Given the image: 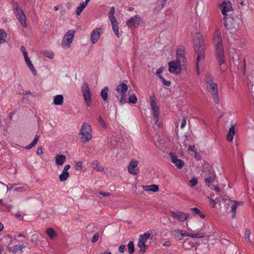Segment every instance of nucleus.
<instances>
[{"label":"nucleus","mask_w":254,"mask_h":254,"mask_svg":"<svg viewBox=\"0 0 254 254\" xmlns=\"http://www.w3.org/2000/svg\"><path fill=\"white\" fill-rule=\"evenodd\" d=\"M193 44L195 50V53L197 54L196 68L197 74L199 75L200 71L199 70V63L204 59V47L202 35L199 33H196L195 34L193 39Z\"/></svg>","instance_id":"1"},{"label":"nucleus","mask_w":254,"mask_h":254,"mask_svg":"<svg viewBox=\"0 0 254 254\" xmlns=\"http://www.w3.org/2000/svg\"><path fill=\"white\" fill-rule=\"evenodd\" d=\"M213 41L215 46L217 59L221 66L225 63V60L222 39L219 30L216 29L214 33Z\"/></svg>","instance_id":"2"},{"label":"nucleus","mask_w":254,"mask_h":254,"mask_svg":"<svg viewBox=\"0 0 254 254\" xmlns=\"http://www.w3.org/2000/svg\"><path fill=\"white\" fill-rule=\"evenodd\" d=\"M224 25L227 30H237L242 23L241 18L235 14H232L223 18Z\"/></svg>","instance_id":"3"},{"label":"nucleus","mask_w":254,"mask_h":254,"mask_svg":"<svg viewBox=\"0 0 254 254\" xmlns=\"http://www.w3.org/2000/svg\"><path fill=\"white\" fill-rule=\"evenodd\" d=\"M81 141L84 143L89 142L92 138V128L87 123H83L78 133Z\"/></svg>","instance_id":"4"},{"label":"nucleus","mask_w":254,"mask_h":254,"mask_svg":"<svg viewBox=\"0 0 254 254\" xmlns=\"http://www.w3.org/2000/svg\"><path fill=\"white\" fill-rule=\"evenodd\" d=\"M128 89L127 85L124 83V81L117 85L116 87V97L119 99L120 102L123 104L127 102V91Z\"/></svg>","instance_id":"5"},{"label":"nucleus","mask_w":254,"mask_h":254,"mask_svg":"<svg viewBox=\"0 0 254 254\" xmlns=\"http://www.w3.org/2000/svg\"><path fill=\"white\" fill-rule=\"evenodd\" d=\"M168 66L169 71L176 75L179 74L182 69L186 67V65H183L180 62H177V60L170 62Z\"/></svg>","instance_id":"6"},{"label":"nucleus","mask_w":254,"mask_h":254,"mask_svg":"<svg viewBox=\"0 0 254 254\" xmlns=\"http://www.w3.org/2000/svg\"><path fill=\"white\" fill-rule=\"evenodd\" d=\"M75 32L74 30H69L66 32L64 35L62 42V47L64 49H68L70 44L72 42L73 39L75 35Z\"/></svg>","instance_id":"7"},{"label":"nucleus","mask_w":254,"mask_h":254,"mask_svg":"<svg viewBox=\"0 0 254 254\" xmlns=\"http://www.w3.org/2000/svg\"><path fill=\"white\" fill-rule=\"evenodd\" d=\"M150 106L152 111L153 112V115L154 118L155 123L156 124L159 120V108L157 105L156 102V98L154 95L150 96Z\"/></svg>","instance_id":"8"},{"label":"nucleus","mask_w":254,"mask_h":254,"mask_svg":"<svg viewBox=\"0 0 254 254\" xmlns=\"http://www.w3.org/2000/svg\"><path fill=\"white\" fill-rule=\"evenodd\" d=\"M81 91L87 106L89 107L91 103V98L90 89L87 82H85L82 84Z\"/></svg>","instance_id":"9"},{"label":"nucleus","mask_w":254,"mask_h":254,"mask_svg":"<svg viewBox=\"0 0 254 254\" xmlns=\"http://www.w3.org/2000/svg\"><path fill=\"white\" fill-rule=\"evenodd\" d=\"M185 50L183 46H179L177 49L176 60L177 62H180L183 65H186L187 59L185 55Z\"/></svg>","instance_id":"10"},{"label":"nucleus","mask_w":254,"mask_h":254,"mask_svg":"<svg viewBox=\"0 0 254 254\" xmlns=\"http://www.w3.org/2000/svg\"><path fill=\"white\" fill-rule=\"evenodd\" d=\"M219 8L221 10V13L224 16L223 18L228 16L227 13L233 10L232 3L230 1H223L220 5Z\"/></svg>","instance_id":"11"},{"label":"nucleus","mask_w":254,"mask_h":254,"mask_svg":"<svg viewBox=\"0 0 254 254\" xmlns=\"http://www.w3.org/2000/svg\"><path fill=\"white\" fill-rule=\"evenodd\" d=\"M209 92L213 96V99L215 103L219 102V97L217 90V85L216 83H212V84L206 86Z\"/></svg>","instance_id":"12"},{"label":"nucleus","mask_w":254,"mask_h":254,"mask_svg":"<svg viewBox=\"0 0 254 254\" xmlns=\"http://www.w3.org/2000/svg\"><path fill=\"white\" fill-rule=\"evenodd\" d=\"M103 34V29L102 28H96L93 30L90 36V40L92 44H95L97 43L100 37Z\"/></svg>","instance_id":"13"},{"label":"nucleus","mask_w":254,"mask_h":254,"mask_svg":"<svg viewBox=\"0 0 254 254\" xmlns=\"http://www.w3.org/2000/svg\"><path fill=\"white\" fill-rule=\"evenodd\" d=\"M141 20V19L139 15H135L132 16L126 22V25L129 27H137L140 24Z\"/></svg>","instance_id":"14"},{"label":"nucleus","mask_w":254,"mask_h":254,"mask_svg":"<svg viewBox=\"0 0 254 254\" xmlns=\"http://www.w3.org/2000/svg\"><path fill=\"white\" fill-rule=\"evenodd\" d=\"M172 217L174 219H177L179 221L184 222L189 217V215L184 212L182 211H171Z\"/></svg>","instance_id":"15"},{"label":"nucleus","mask_w":254,"mask_h":254,"mask_svg":"<svg viewBox=\"0 0 254 254\" xmlns=\"http://www.w3.org/2000/svg\"><path fill=\"white\" fill-rule=\"evenodd\" d=\"M138 162L135 160H131L128 166V172L133 175H137L139 173V169L137 168Z\"/></svg>","instance_id":"16"},{"label":"nucleus","mask_w":254,"mask_h":254,"mask_svg":"<svg viewBox=\"0 0 254 254\" xmlns=\"http://www.w3.org/2000/svg\"><path fill=\"white\" fill-rule=\"evenodd\" d=\"M205 171V173L204 175L205 183L209 186L210 183L214 181L215 175L212 170H208L207 172Z\"/></svg>","instance_id":"17"},{"label":"nucleus","mask_w":254,"mask_h":254,"mask_svg":"<svg viewBox=\"0 0 254 254\" xmlns=\"http://www.w3.org/2000/svg\"><path fill=\"white\" fill-rule=\"evenodd\" d=\"M172 235L177 240H181L186 236L187 233L183 230H174L171 232Z\"/></svg>","instance_id":"18"},{"label":"nucleus","mask_w":254,"mask_h":254,"mask_svg":"<svg viewBox=\"0 0 254 254\" xmlns=\"http://www.w3.org/2000/svg\"><path fill=\"white\" fill-rule=\"evenodd\" d=\"M166 0H157L154 4L153 11L154 13H157L164 7Z\"/></svg>","instance_id":"19"},{"label":"nucleus","mask_w":254,"mask_h":254,"mask_svg":"<svg viewBox=\"0 0 254 254\" xmlns=\"http://www.w3.org/2000/svg\"><path fill=\"white\" fill-rule=\"evenodd\" d=\"M172 162L179 169H182L184 166V162L181 159H179L177 156L172 155H171Z\"/></svg>","instance_id":"20"},{"label":"nucleus","mask_w":254,"mask_h":254,"mask_svg":"<svg viewBox=\"0 0 254 254\" xmlns=\"http://www.w3.org/2000/svg\"><path fill=\"white\" fill-rule=\"evenodd\" d=\"M143 189L145 191L157 192L159 190V187L156 185H146L142 186Z\"/></svg>","instance_id":"21"},{"label":"nucleus","mask_w":254,"mask_h":254,"mask_svg":"<svg viewBox=\"0 0 254 254\" xmlns=\"http://www.w3.org/2000/svg\"><path fill=\"white\" fill-rule=\"evenodd\" d=\"M64 102V96L63 95H56L53 100V104L55 105H62Z\"/></svg>","instance_id":"22"},{"label":"nucleus","mask_w":254,"mask_h":254,"mask_svg":"<svg viewBox=\"0 0 254 254\" xmlns=\"http://www.w3.org/2000/svg\"><path fill=\"white\" fill-rule=\"evenodd\" d=\"M18 16H16L17 18L18 19L21 24L24 27H27V24L26 22V16L24 13H22L21 14H19Z\"/></svg>","instance_id":"23"},{"label":"nucleus","mask_w":254,"mask_h":254,"mask_svg":"<svg viewBox=\"0 0 254 254\" xmlns=\"http://www.w3.org/2000/svg\"><path fill=\"white\" fill-rule=\"evenodd\" d=\"M243 204L242 202L234 201L233 204L231 205V211L232 213L233 218H235L236 215V210L237 207L241 204Z\"/></svg>","instance_id":"24"},{"label":"nucleus","mask_w":254,"mask_h":254,"mask_svg":"<svg viewBox=\"0 0 254 254\" xmlns=\"http://www.w3.org/2000/svg\"><path fill=\"white\" fill-rule=\"evenodd\" d=\"M24 60H25V63L26 64V65H27V66L28 67L29 69L31 71L33 74L34 75H36V73H37V71H36V69H35L32 62L30 60L29 57L25 59Z\"/></svg>","instance_id":"25"},{"label":"nucleus","mask_w":254,"mask_h":254,"mask_svg":"<svg viewBox=\"0 0 254 254\" xmlns=\"http://www.w3.org/2000/svg\"><path fill=\"white\" fill-rule=\"evenodd\" d=\"M235 132L234 126H233L229 128V132L227 135V140L228 141H232Z\"/></svg>","instance_id":"26"},{"label":"nucleus","mask_w":254,"mask_h":254,"mask_svg":"<svg viewBox=\"0 0 254 254\" xmlns=\"http://www.w3.org/2000/svg\"><path fill=\"white\" fill-rule=\"evenodd\" d=\"M13 8L14 10V13L16 16L19 15V14H21L24 12L21 7L19 6L17 3H15L13 4Z\"/></svg>","instance_id":"27"},{"label":"nucleus","mask_w":254,"mask_h":254,"mask_svg":"<svg viewBox=\"0 0 254 254\" xmlns=\"http://www.w3.org/2000/svg\"><path fill=\"white\" fill-rule=\"evenodd\" d=\"M159 135H155L154 142L155 146L160 150H163V144L161 139H159Z\"/></svg>","instance_id":"28"},{"label":"nucleus","mask_w":254,"mask_h":254,"mask_svg":"<svg viewBox=\"0 0 254 254\" xmlns=\"http://www.w3.org/2000/svg\"><path fill=\"white\" fill-rule=\"evenodd\" d=\"M92 167L97 171L102 172L104 170L103 167L96 160L92 163Z\"/></svg>","instance_id":"29"},{"label":"nucleus","mask_w":254,"mask_h":254,"mask_svg":"<svg viewBox=\"0 0 254 254\" xmlns=\"http://www.w3.org/2000/svg\"><path fill=\"white\" fill-rule=\"evenodd\" d=\"M65 156L63 155H57L55 157L57 165H62L65 160Z\"/></svg>","instance_id":"30"},{"label":"nucleus","mask_w":254,"mask_h":254,"mask_svg":"<svg viewBox=\"0 0 254 254\" xmlns=\"http://www.w3.org/2000/svg\"><path fill=\"white\" fill-rule=\"evenodd\" d=\"M7 38V34L1 29H0V45L6 42Z\"/></svg>","instance_id":"31"},{"label":"nucleus","mask_w":254,"mask_h":254,"mask_svg":"<svg viewBox=\"0 0 254 254\" xmlns=\"http://www.w3.org/2000/svg\"><path fill=\"white\" fill-rule=\"evenodd\" d=\"M137 246L140 248L138 251L139 254H143L146 250V246L145 243L138 241Z\"/></svg>","instance_id":"32"},{"label":"nucleus","mask_w":254,"mask_h":254,"mask_svg":"<svg viewBox=\"0 0 254 254\" xmlns=\"http://www.w3.org/2000/svg\"><path fill=\"white\" fill-rule=\"evenodd\" d=\"M150 236V233L149 232L145 233L143 235H140L138 241L145 243L147 240Z\"/></svg>","instance_id":"33"},{"label":"nucleus","mask_w":254,"mask_h":254,"mask_svg":"<svg viewBox=\"0 0 254 254\" xmlns=\"http://www.w3.org/2000/svg\"><path fill=\"white\" fill-rule=\"evenodd\" d=\"M108 88L107 87H105L101 90V96L104 101H106L108 99Z\"/></svg>","instance_id":"34"},{"label":"nucleus","mask_w":254,"mask_h":254,"mask_svg":"<svg viewBox=\"0 0 254 254\" xmlns=\"http://www.w3.org/2000/svg\"><path fill=\"white\" fill-rule=\"evenodd\" d=\"M69 177L68 171L63 170L62 173L60 175L59 179L61 181L63 182L67 180Z\"/></svg>","instance_id":"35"},{"label":"nucleus","mask_w":254,"mask_h":254,"mask_svg":"<svg viewBox=\"0 0 254 254\" xmlns=\"http://www.w3.org/2000/svg\"><path fill=\"white\" fill-rule=\"evenodd\" d=\"M205 82L206 84V86H207L210 84H212V83H214L213 82V78L212 76L210 74H206L205 78Z\"/></svg>","instance_id":"36"},{"label":"nucleus","mask_w":254,"mask_h":254,"mask_svg":"<svg viewBox=\"0 0 254 254\" xmlns=\"http://www.w3.org/2000/svg\"><path fill=\"white\" fill-rule=\"evenodd\" d=\"M119 25L118 23L112 24V29L114 31V32L115 35L118 38H119L120 37V33H119V25Z\"/></svg>","instance_id":"37"},{"label":"nucleus","mask_w":254,"mask_h":254,"mask_svg":"<svg viewBox=\"0 0 254 254\" xmlns=\"http://www.w3.org/2000/svg\"><path fill=\"white\" fill-rule=\"evenodd\" d=\"M26 247V245L24 244L16 245L13 246L12 252L13 253H16L18 251L22 250Z\"/></svg>","instance_id":"38"},{"label":"nucleus","mask_w":254,"mask_h":254,"mask_svg":"<svg viewBox=\"0 0 254 254\" xmlns=\"http://www.w3.org/2000/svg\"><path fill=\"white\" fill-rule=\"evenodd\" d=\"M127 249L129 254H132L134 252V246L132 241H129L127 245Z\"/></svg>","instance_id":"39"},{"label":"nucleus","mask_w":254,"mask_h":254,"mask_svg":"<svg viewBox=\"0 0 254 254\" xmlns=\"http://www.w3.org/2000/svg\"><path fill=\"white\" fill-rule=\"evenodd\" d=\"M86 5H85L83 3H81L78 6L76 9L75 13L77 15H79L83 10L86 7Z\"/></svg>","instance_id":"40"},{"label":"nucleus","mask_w":254,"mask_h":254,"mask_svg":"<svg viewBox=\"0 0 254 254\" xmlns=\"http://www.w3.org/2000/svg\"><path fill=\"white\" fill-rule=\"evenodd\" d=\"M39 137L38 135H36L33 141L28 146H26L25 148L26 149H30L32 148L37 143L38 141Z\"/></svg>","instance_id":"41"},{"label":"nucleus","mask_w":254,"mask_h":254,"mask_svg":"<svg viewBox=\"0 0 254 254\" xmlns=\"http://www.w3.org/2000/svg\"><path fill=\"white\" fill-rule=\"evenodd\" d=\"M137 98L134 94H131L128 99V100L126 103H129L131 104H135L137 102Z\"/></svg>","instance_id":"42"},{"label":"nucleus","mask_w":254,"mask_h":254,"mask_svg":"<svg viewBox=\"0 0 254 254\" xmlns=\"http://www.w3.org/2000/svg\"><path fill=\"white\" fill-rule=\"evenodd\" d=\"M191 210L192 212H194L195 214H198L200 218L204 219L205 218V215L202 214L200 210L196 207H193L191 208Z\"/></svg>","instance_id":"43"},{"label":"nucleus","mask_w":254,"mask_h":254,"mask_svg":"<svg viewBox=\"0 0 254 254\" xmlns=\"http://www.w3.org/2000/svg\"><path fill=\"white\" fill-rule=\"evenodd\" d=\"M57 236V233L53 228H49V238L53 239Z\"/></svg>","instance_id":"44"},{"label":"nucleus","mask_w":254,"mask_h":254,"mask_svg":"<svg viewBox=\"0 0 254 254\" xmlns=\"http://www.w3.org/2000/svg\"><path fill=\"white\" fill-rule=\"evenodd\" d=\"M22 237L23 238H25L26 237L24 235V233L23 232H21L18 234L17 236H15L14 237V239L16 240L17 242H24V240H20V238Z\"/></svg>","instance_id":"45"},{"label":"nucleus","mask_w":254,"mask_h":254,"mask_svg":"<svg viewBox=\"0 0 254 254\" xmlns=\"http://www.w3.org/2000/svg\"><path fill=\"white\" fill-rule=\"evenodd\" d=\"M165 69V67L163 66H161L159 67L156 71V75L157 77L160 78L161 77H163L161 75V73L163 72Z\"/></svg>","instance_id":"46"},{"label":"nucleus","mask_w":254,"mask_h":254,"mask_svg":"<svg viewBox=\"0 0 254 254\" xmlns=\"http://www.w3.org/2000/svg\"><path fill=\"white\" fill-rule=\"evenodd\" d=\"M82 167V162L81 161L75 162L74 168L76 170H79Z\"/></svg>","instance_id":"47"},{"label":"nucleus","mask_w":254,"mask_h":254,"mask_svg":"<svg viewBox=\"0 0 254 254\" xmlns=\"http://www.w3.org/2000/svg\"><path fill=\"white\" fill-rule=\"evenodd\" d=\"M190 183L191 187H195L198 183L197 179L196 178L193 177L190 180Z\"/></svg>","instance_id":"48"},{"label":"nucleus","mask_w":254,"mask_h":254,"mask_svg":"<svg viewBox=\"0 0 254 254\" xmlns=\"http://www.w3.org/2000/svg\"><path fill=\"white\" fill-rule=\"evenodd\" d=\"M251 235V231L249 229H247L245 232V238L247 240L251 242L250 237Z\"/></svg>","instance_id":"49"},{"label":"nucleus","mask_w":254,"mask_h":254,"mask_svg":"<svg viewBox=\"0 0 254 254\" xmlns=\"http://www.w3.org/2000/svg\"><path fill=\"white\" fill-rule=\"evenodd\" d=\"M109 18L111 21V24L118 23L115 15L109 16Z\"/></svg>","instance_id":"50"},{"label":"nucleus","mask_w":254,"mask_h":254,"mask_svg":"<svg viewBox=\"0 0 254 254\" xmlns=\"http://www.w3.org/2000/svg\"><path fill=\"white\" fill-rule=\"evenodd\" d=\"M160 79L164 85L167 86H169L171 85V82L166 80L163 77H161Z\"/></svg>","instance_id":"51"},{"label":"nucleus","mask_w":254,"mask_h":254,"mask_svg":"<svg viewBox=\"0 0 254 254\" xmlns=\"http://www.w3.org/2000/svg\"><path fill=\"white\" fill-rule=\"evenodd\" d=\"M189 236L192 238H201L203 236V235L201 233H194L189 235Z\"/></svg>","instance_id":"52"},{"label":"nucleus","mask_w":254,"mask_h":254,"mask_svg":"<svg viewBox=\"0 0 254 254\" xmlns=\"http://www.w3.org/2000/svg\"><path fill=\"white\" fill-rule=\"evenodd\" d=\"M98 120L99 124L102 127H104L106 126L105 123L101 116L99 117Z\"/></svg>","instance_id":"53"},{"label":"nucleus","mask_w":254,"mask_h":254,"mask_svg":"<svg viewBox=\"0 0 254 254\" xmlns=\"http://www.w3.org/2000/svg\"><path fill=\"white\" fill-rule=\"evenodd\" d=\"M99 235L98 233L95 234L92 238V242L95 243L96 242H97L99 239Z\"/></svg>","instance_id":"54"},{"label":"nucleus","mask_w":254,"mask_h":254,"mask_svg":"<svg viewBox=\"0 0 254 254\" xmlns=\"http://www.w3.org/2000/svg\"><path fill=\"white\" fill-rule=\"evenodd\" d=\"M115 13V8L114 6L111 7L110 9V11L109 12V16H113L114 15Z\"/></svg>","instance_id":"55"},{"label":"nucleus","mask_w":254,"mask_h":254,"mask_svg":"<svg viewBox=\"0 0 254 254\" xmlns=\"http://www.w3.org/2000/svg\"><path fill=\"white\" fill-rule=\"evenodd\" d=\"M125 246L124 245H121L119 247V251L120 253L124 254L125 252Z\"/></svg>","instance_id":"56"},{"label":"nucleus","mask_w":254,"mask_h":254,"mask_svg":"<svg viewBox=\"0 0 254 254\" xmlns=\"http://www.w3.org/2000/svg\"><path fill=\"white\" fill-rule=\"evenodd\" d=\"M110 194L109 192L100 191L99 193L98 197H100V198H101V197L100 196V195H101L104 196H108L110 195Z\"/></svg>","instance_id":"57"},{"label":"nucleus","mask_w":254,"mask_h":254,"mask_svg":"<svg viewBox=\"0 0 254 254\" xmlns=\"http://www.w3.org/2000/svg\"><path fill=\"white\" fill-rule=\"evenodd\" d=\"M216 204V202L215 200L213 199H210V205L212 207H214Z\"/></svg>","instance_id":"58"},{"label":"nucleus","mask_w":254,"mask_h":254,"mask_svg":"<svg viewBox=\"0 0 254 254\" xmlns=\"http://www.w3.org/2000/svg\"><path fill=\"white\" fill-rule=\"evenodd\" d=\"M186 120L185 118H183L182 122H181V128H184L186 125Z\"/></svg>","instance_id":"59"},{"label":"nucleus","mask_w":254,"mask_h":254,"mask_svg":"<svg viewBox=\"0 0 254 254\" xmlns=\"http://www.w3.org/2000/svg\"><path fill=\"white\" fill-rule=\"evenodd\" d=\"M37 154H38V155H40V154H43L42 147H39L38 148L37 151Z\"/></svg>","instance_id":"60"},{"label":"nucleus","mask_w":254,"mask_h":254,"mask_svg":"<svg viewBox=\"0 0 254 254\" xmlns=\"http://www.w3.org/2000/svg\"><path fill=\"white\" fill-rule=\"evenodd\" d=\"M70 168V166L68 164H67V165H65V166L63 170L67 171Z\"/></svg>","instance_id":"61"},{"label":"nucleus","mask_w":254,"mask_h":254,"mask_svg":"<svg viewBox=\"0 0 254 254\" xmlns=\"http://www.w3.org/2000/svg\"><path fill=\"white\" fill-rule=\"evenodd\" d=\"M54 54L52 52H49V58L50 59H53L54 57Z\"/></svg>","instance_id":"62"},{"label":"nucleus","mask_w":254,"mask_h":254,"mask_svg":"<svg viewBox=\"0 0 254 254\" xmlns=\"http://www.w3.org/2000/svg\"><path fill=\"white\" fill-rule=\"evenodd\" d=\"M20 49H21V51L22 52V53L27 52L26 49L24 46H21Z\"/></svg>","instance_id":"63"},{"label":"nucleus","mask_w":254,"mask_h":254,"mask_svg":"<svg viewBox=\"0 0 254 254\" xmlns=\"http://www.w3.org/2000/svg\"><path fill=\"white\" fill-rule=\"evenodd\" d=\"M237 2L239 3L240 5H241V6H240V5H239V8H241L242 6L245 5V3L243 1H238Z\"/></svg>","instance_id":"64"}]
</instances>
